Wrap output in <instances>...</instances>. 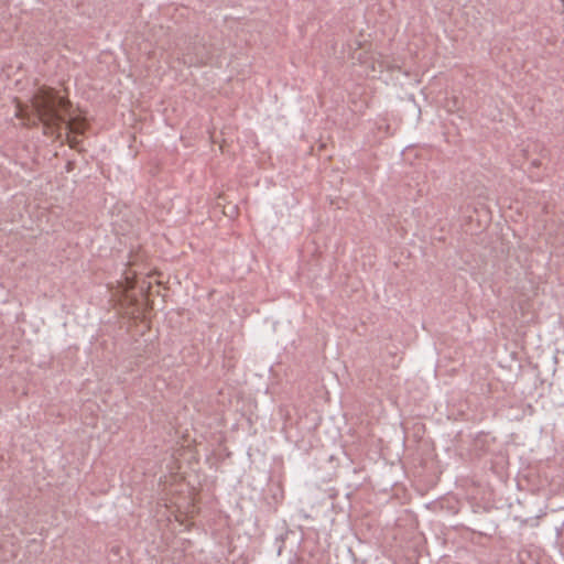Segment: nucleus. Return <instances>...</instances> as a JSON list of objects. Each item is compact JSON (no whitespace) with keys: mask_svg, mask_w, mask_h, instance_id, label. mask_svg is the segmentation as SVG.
<instances>
[{"mask_svg":"<svg viewBox=\"0 0 564 564\" xmlns=\"http://www.w3.org/2000/svg\"><path fill=\"white\" fill-rule=\"evenodd\" d=\"M32 115L26 107L18 105L17 116L26 119L32 124L41 122L44 133L48 135H61L64 129L72 148L77 144L75 134H82L85 128L84 121L70 116V101L58 95L53 88L42 87L36 90L32 99Z\"/></svg>","mask_w":564,"mask_h":564,"instance_id":"f257e3e1","label":"nucleus"},{"mask_svg":"<svg viewBox=\"0 0 564 564\" xmlns=\"http://www.w3.org/2000/svg\"><path fill=\"white\" fill-rule=\"evenodd\" d=\"M182 61L187 66H199L206 63L207 54L204 45L193 44L187 47L182 56Z\"/></svg>","mask_w":564,"mask_h":564,"instance_id":"f03ea898","label":"nucleus"},{"mask_svg":"<svg viewBox=\"0 0 564 564\" xmlns=\"http://www.w3.org/2000/svg\"><path fill=\"white\" fill-rule=\"evenodd\" d=\"M368 55H369V53L367 51L362 50L361 45L358 43L357 48H355L350 55V59L354 63L367 64L368 58H369Z\"/></svg>","mask_w":564,"mask_h":564,"instance_id":"7ed1b4c3","label":"nucleus"}]
</instances>
